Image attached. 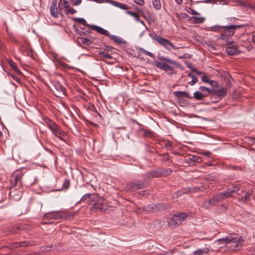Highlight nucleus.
Here are the masks:
<instances>
[{"label": "nucleus", "instance_id": "obj_1", "mask_svg": "<svg viewBox=\"0 0 255 255\" xmlns=\"http://www.w3.org/2000/svg\"><path fill=\"white\" fill-rule=\"evenodd\" d=\"M239 190V187L235 186L227 189L226 191L223 192L216 193L208 200H205L202 206L206 209H209L214 206L217 203L231 197L234 193L237 192Z\"/></svg>", "mask_w": 255, "mask_h": 255}, {"label": "nucleus", "instance_id": "obj_2", "mask_svg": "<svg viewBox=\"0 0 255 255\" xmlns=\"http://www.w3.org/2000/svg\"><path fill=\"white\" fill-rule=\"evenodd\" d=\"M218 241L222 244L229 245L228 247L234 251H238L241 249L245 242L243 237L236 234H229L226 238L220 239Z\"/></svg>", "mask_w": 255, "mask_h": 255}, {"label": "nucleus", "instance_id": "obj_3", "mask_svg": "<svg viewBox=\"0 0 255 255\" xmlns=\"http://www.w3.org/2000/svg\"><path fill=\"white\" fill-rule=\"evenodd\" d=\"M158 58L159 61L155 62V66L161 70L165 71L169 75L173 74L174 68L168 65L167 63L176 65H177V62L164 56H158Z\"/></svg>", "mask_w": 255, "mask_h": 255}, {"label": "nucleus", "instance_id": "obj_4", "mask_svg": "<svg viewBox=\"0 0 255 255\" xmlns=\"http://www.w3.org/2000/svg\"><path fill=\"white\" fill-rule=\"evenodd\" d=\"M243 26V25H230L222 26L223 29L221 31L220 38L227 42L226 44L232 43L233 41L229 40L230 38L234 35L237 28H241Z\"/></svg>", "mask_w": 255, "mask_h": 255}, {"label": "nucleus", "instance_id": "obj_5", "mask_svg": "<svg viewBox=\"0 0 255 255\" xmlns=\"http://www.w3.org/2000/svg\"><path fill=\"white\" fill-rule=\"evenodd\" d=\"M148 185V182L143 178V181L134 180L127 183L124 187V190L127 192H135L138 190L145 188Z\"/></svg>", "mask_w": 255, "mask_h": 255}, {"label": "nucleus", "instance_id": "obj_6", "mask_svg": "<svg viewBox=\"0 0 255 255\" xmlns=\"http://www.w3.org/2000/svg\"><path fill=\"white\" fill-rule=\"evenodd\" d=\"M44 122L56 136L63 140V137L65 135V132L61 130L57 124L48 118H44Z\"/></svg>", "mask_w": 255, "mask_h": 255}, {"label": "nucleus", "instance_id": "obj_7", "mask_svg": "<svg viewBox=\"0 0 255 255\" xmlns=\"http://www.w3.org/2000/svg\"><path fill=\"white\" fill-rule=\"evenodd\" d=\"M149 35L152 39L155 40L160 45L164 47L168 50H170V48L173 49H177L178 48V47L174 46L169 40L158 36L155 33H149Z\"/></svg>", "mask_w": 255, "mask_h": 255}, {"label": "nucleus", "instance_id": "obj_8", "mask_svg": "<svg viewBox=\"0 0 255 255\" xmlns=\"http://www.w3.org/2000/svg\"><path fill=\"white\" fill-rule=\"evenodd\" d=\"M90 210L92 212L99 211L105 212L108 210V205L103 197L99 196L94 204L90 207Z\"/></svg>", "mask_w": 255, "mask_h": 255}, {"label": "nucleus", "instance_id": "obj_9", "mask_svg": "<svg viewBox=\"0 0 255 255\" xmlns=\"http://www.w3.org/2000/svg\"><path fill=\"white\" fill-rule=\"evenodd\" d=\"M23 174L21 170H16L10 176V186L22 187V178Z\"/></svg>", "mask_w": 255, "mask_h": 255}, {"label": "nucleus", "instance_id": "obj_10", "mask_svg": "<svg viewBox=\"0 0 255 255\" xmlns=\"http://www.w3.org/2000/svg\"><path fill=\"white\" fill-rule=\"evenodd\" d=\"M188 215L185 213H179L174 214L170 219L169 224L171 226H176L181 225L187 219Z\"/></svg>", "mask_w": 255, "mask_h": 255}, {"label": "nucleus", "instance_id": "obj_11", "mask_svg": "<svg viewBox=\"0 0 255 255\" xmlns=\"http://www.w3.org/2000/svg\"><path fill=\"white\" fill-rule=\"evenodd\" d=\"M22 195V187H10L9 195L12 200L15 201H18L21 199Z\"/></svg>", "mask_w": 255, "mask_h": 255}, {"label": "nucleus", "instance_id": "obj_12", "mask_svg": "<svg viewBox=\"0 0 255 255\" xmlns=\"http://www.w3.org/2000/svg\"><path fill=\"white\" fill-rule=\"evenodd\" d=\"M227 89L225 87H222L220 89L214 90L210 99L213 103H216L220 101L224 96L226 95Z\"/></svg>", "mask_w": 255, "mask_h": 255}, {"label": "nucleus", "instance_id": "obj_13", "mask_svg": "<svg viewBox=\"0 0 255 255\" xmlns=\"http://www.w3.org/2000/svg\"><path fill=\"white\" fill-rule=\"evenodd\" d=\"M99 196L97 193H88L82 197L81 201L85 203L93 205Z\"/></svg>", "mask_w": 255, "mask_h": 255}, {"label": "nucleus", "instance_id": "obj_14", "mask_svg": "<svg viewBox=\"0 0 255 255\" xmlns=\"http://www.w3.org/2000/svg\"><path fill=\"white\" fill-rule=\"evenodd\" d=\"M205 189L204 186L188 187L183 188L181 190L178 191V194L181 195L184 194H188L189 193H195L198 191H203Z\"/></svg>", "mask_w": 255, "mask_h": 255}, {"label": "nucleus", "instance_id": "obj_15", "mask_svg": "<svg viewBox=\"0 0 255 255\" xmlns=\"http://www.w3.org/2000/svg\"><path fill=\"white\" fill-rule=\"evenodd\" d=\"M44 218L48 220H62L61 211H52L45 213Z\"/></svg>", "mask_w": 255, "mask_h": 255}, {"label": "nucleus", "instance_id": "obj_16", "mask_svg": "<svg viewBox=\"0 0 255 255\" xmlns=\"http://www.w3.org/2000/svg\"><path fill=\"white\" fill-rule=\"evenodd\" d=\"M143 177L145 181L148 179H151L155 178L161 177L159 168L155 170H150L143 175Z\"/></svg>", "mask_w": 255, "mask_h": 255}, {"label": "nucleus", "instance_id": "obj_17", "mask_svg": "<svg viewBox=\"0 0 255 255\" xmlns=\"http://www.w3.org/2000/svg\"><path fill=\"white\" fill-rule=\"evenodd\" d=\"M50 10L51 15L55 18L58 16V11L57 7V0H53L51 2Z\"/></svg>", "mask_w": 255, "mask_h": 255}, {"label": "nucleus", "instance_id": "obj_18", "mask_svg": "<svg viewBox=\"0 0 255 255\" xmlns=\"http://www.w3.org/2000/svg\"><path fill=\"white\" fill-rule=\"evenodd\" d=\"M226 52L230 55H234L240 53V51L238 47L235 45L229 46L226 48Z\"/></svg>", "mask_w": 255, "mask_h": 255}, {"label": "nucleus", "instance_id": "obj_19", "mask_svg": "<svg viewBox=\"0 0 255 255\" xmlns=\"http://www.w3.org/2000/svg\"><path fill=\"white\" fill-rule=\"evenodd\" d=\"M173 94L178 99L182 97H186L189 99L192 98V97L188 92L185 91H175L173 92Z\"/></svg>", "mask_w": 255, "mask_h": 255}, {"label": "nucleus", "instance_id": "obj_20", "mask_svg": "<svg viewBox=\"0 0 255 255\" xmlns=\"http://www.w3.org/2000/svg\"><path fill=\"white\" fill-rule=\"evenodd\" d=\"M91 29L94 30L100 33L101 34H103L106 36L109 35V32L107 30L104 29V28L100 27L99 26L92 25L90 27Z\"/></svg>", "mask_w": 255, "mask_h": 255}, {"label": "nucleus", "instance_id": "obj_21", "mask_svg": "<svg viewBox=\"0 0 255 255\" xmlns=\"http://www.w3.org/2000/svg\"><path fill=\"white\" fill-rule=\"evenodd\" d=\"M53 86L55 89L60 94H62L63 95L65 94V88L59 82L54 81L53 83Z\"/></svg>", "mask_w": 255, "mask_h": 255}, {"label": "nucleus", "instance_id": "obj_22", "mask_svg": "<svg viewBox=\"0 0 255 255\" xmlns=\"http://www.w3.org/2000/svg\"><path fill=\"white\" fill-rule=\"evenodd\" d=\"M210 251V248L206 247L194 251L193 252V255H204L208 254Z\"/></svg>", "mask_w": 255, "mask_h": 255}, {"label": "nucleus", "instance_id": "obj_23", "mask_svg": "<svg viewBox=\"0 0 255 255\" xmlns=\"http://www.w3.org/2000/svg\"><path fill=\"white\" fill-rule=\"evenodd\" d=\"M253 194V190L250 189L247 191H246L245 195L242 196L241 198H239V200H242L244 202H246L250 200Z\"/></svg>", "mask_w": 255, "mask_h": 255}, {"label": "nucleus", "instance_id": "obj_24", "mask_svg": "<svg viewBox=\"0 0 255 255\" xmlns=\"http://www.w3.org/2000/svg\"><path fill=\"white\" fill-rule=\"evenodd\" d=\"M111 3L112 5L124 10L129 9L130 7L129 6L127 5L126 4L114 0H111Z\"/></svg>", "mask_w": 255, "mask_h": 255}, {"label": "nucleus", "instance_id": "obj_25", "mask_svg": "<svg viewBox=\"0 0 255 255\" xmlns=\"http://www.w3.org/2000/svg\"><path fill=\"white\" fill-rule=\"evenodd\" d=\"M62 220L71 219L74 217L75 212H70L67 211H61Z\"/></svg>", "mask_w": 255, "mask_h": 255}, {"label": "nucleus", "instance_id": "obj_26", "mask_svg": "<svg viewBox=\"0 0 255 255\" xmlns=\"http://www.w3.org/2000/svg\"><path fill=\"white\" fill-rule=\"evenodd\" d=\"M158 155L161 157V161L162 162L169 161L170 163H172V157L170 156L168 153H159Z\"/></svg>", "mask_w": 255, "mask_h": 255}, {"label": "nucleus", "instance_id": "obj_27", "mask_svg": "<svg viewBox=\"0 0 255 255\" xmlns=\"http://www.w3.org/2000/svg\"><path fill=\"white\" fill-rule=\"evenodd\" d=\"M69 1V0H60L58 4L59 9L64 8L66 10L70 6Z\"/></svg>", "mask_w": 255, "mask_h": 255}, {"label": "nucleus", "instance_id": "obj_28", "mask_svg": "<svg viewBox=\"0 0 255 255\" xmlns=\"http://www.w3.org/2000/svg\"><path fill=\"white\" fill-rule=\"evenodd\" d=\"M161 177H166L171 174L172 170L170 168H159Z\"/></svg>", "mask_w": 255, "mask_h": 255}, {"label": "nucleus", "instance_id": "obj_29", "mask_svg": "<svg viewBox=\"0 0 255 255\" xmlns=\"http://www.w3.org/2000/svg\"><path fill=\"white\" fill-rule=\"evenodd\" d=\"M8 63L10 66L11 69L13 70L16 74L22 75V72L17 68L16 64L12 60H8Z\"/></svg>", "mask_w": 255, "mask_h": 255}, {"label": "nucleus", "instance_id": "obj_30", "mask_svg": "<svg viewBox=\"0 0 255 255\" xmlns=\"http://www.w3.org/2000/svg\"><path fill=\"white\" fill-rule=\"evenodd\" d=\"M72 19L74 21H77L78 22L81 23V24L83 25L84 26V27H81L82 29H84L85 28V26H87L88 27H90L91 26L90 25L87 24L86 20L83 18H75V17H72Z\"/></svg>", "mask_w": 255, "mask_h": 255}, {"label": "nucleus", "instance_id": "obj_31", "mask_svg": "<svg viewBox=\"0 0 255 255\" xmlns=\"http://www.w3.org/2000/svg\"><path fill=\"white\" fill-rule=\"evenodd\" d=\"M108 36L111 39L113 40L116 43L120 44L122 43H125L124 40L119 37L118 36L114 35H111L110 34H109V35Z\"/></svg>", "mask_w": 255, "mask_h": 255}, {"label": "nucleus", "instance_id": "obj_32", "mask_svg": "<svg viewBox=\"0 0 255 255\" xmlns=\"http://www.w3.org/2000/svg\"><path fill=\"white\" fill-rule=\"evenodd\" d=\"M189 19L194 23H201L205 21V18L203 17L192 16Z\"/></svg>", "mask_w": 255, "mask_h": 255}, {"label": "nucleus", "instance_id": "obj_33", "mask_svg": "<svg viewBox=\"0 0 255 255\" xmlns=\"http://www.w3.org/2000/svg\"><path fill=\"white\" fill-rule=\"evenodd\" d=\"M156 212L162 211L168 208V205L165 203H158L155 204Z\"/></svg>", "mask_w": 255, "mask_h": 255}, {"label": "nucleus", "instance_id": "obj_34", "mask_svg": "<svg viewBox=\"0 0 255 255\" xmlns=\"http://www.w3.org/2000/svg\"><path fill=\"white\" fill-rule=\"evenodd\" d=\"M207 95H205L198 91H196L193 94V97L197 100H202Z\"/></svg>", "mask_w": 255, "mask_h": 255}, {"label": "nucleus", "instance_id": "obj_35", "mask_svg": "<svg viewBox=\"0 0 255 255\" xmlns=\"http://www.w3.org/2000/svg\"><path fill=\"white\" fill-rule=\"evenodd\" d=\"M98 54L101 56L102 59H112L113 58L112 56L110 54L104 51H99Z\"/></svg>", "mask_w": 255, "mask_h": 255}, {"label": "nucleus", "instance_id": "obj_36", "mask_svg": "<svg viewBox=\"0 0 255 255\" xmlns=\"http://www.w3.org/2000/svg\"><path fill=\"white\" fill-rule=\"evenodd\" d=\"M146 210L148 212L150 213H156V206L155 204H151L148 205L147 206L145 207Z\"/></svg>", "mask_w": 255, "mask_h": 255}, {"label": "nucleus", "instance_id": "obj_37", "mask_svg": "<svg viewBox=\"0 0 255 255\" xmlns=\"http://www.w3.org/2000/svg\"><path fill=\"white\" fill-rule=\"evenodd\" d=\"M142 131L145 137H151L154 134V132L150 129H142Z\"/></svg>", "mask_w": 255, "mask_h": 255}, {"label": "nucleus", "instance_id": "obj_38", "mask_svg": "<svg viewBox=\"0 0 255 255\" xmlns=\"http://www.w3.org/2000/svg\"><path fill=\"white\" fill-rule=\"evenodd\" d=\"M152 4L154 8L156 10H159L161 7L160 0H152Z\"/></svg>", "mask_w": 255, "mask_h": 255}, {"label": "nucleus", "instance_id": "obj_39", "mask_svg": "<svg viewBox=\"0 0 255 255\" xmlns=\"http://www.w3.org/2000/svg\"><path fill=\"white\" fill-rule=\"evenodd\" d=\"M80 40H81V42L86 45H87V46H89L90 45H91L93 43V41L87 38H84V37H81L80 38Z\"/></svg>", "mask_w": 255, "mask_h": 255}, {"label": "nucleus", "instance_id": "obj_40", "mask_svg": "<svg viewBox=\"0 0 255 255\" xmlns=\"http://www.w3.org/2000/svg\"><path fill=\"white\" fill-rule=\"evenodd\" d=\"M23 230V226L19 225L11 227L10 231L12 233H17L20 230Z\"/></svg>", "mask_w": 255, "mask_h": 255}, {"label": "nucleus", "instance_id": "obj_41", "mask_svg": "<svg viewBox=\"0 0 255 255\" xmlns=\"http://www.w3.org/2000/svg\"><path fill=\"white\" fill-rule=\"evenodd\" d=\"M52 248H53L52 245L43 246H42L40 247V250L41 252H49L50 251L53 250V249H52Z\"/></svg>", "mask_w": 255, "mask_h": 255}, {"label": "nucleus", "instance_id": "obj_42", "mask_svg": "<svg viewBox=\"0 0 255 255\" xmlns=\"http://www.w3.org/2000/svg\"><path fill=\"white\" fill-rule=\"evenodd\" d=\"M70 185V180L68 178H66L64 180V181L63 184L62 186V189L65 190H67Z\"/></svg>", "mask_w": 255, "mask_h": 255}, {"label": "nucleus", "instance_id": "obj_43", "mask_svg": "<svg viewBox=\"0 0 255 255\" xmlns=\"http://www.w3.org/2000/svg\"><path fill=\"white\" fill-rule=\"evenodd\" d=\"M140 51H141L143 53L145 54V55L150 56V57L152 58H155V56L150 52H149L143 48H140Z\"/></svg>", "mask_w": 255, "mask_h": 255}, {"label": "nucleus", "instance_id": "obj_44", "mask_svg": "<svg viewBox=\"0 0 255 255\" xmlns=\"http://www.w3.org/2000/svg\"><path fill=\"white\" fill-rule=\"evenodd\" d=\"M190 159L193 161L196 162H200L202 161L201 157L197 155H193Z\"/></svg>", "mask_w": 255, "mask_h": 255}, {"label": "nucleus", "instance_id": "obj_45", "mask_svg": "<svg viewBox=\"0 0 255 255\" xmlns=\"http://www.w3.org/2000/svg\"><path fill=\"white\" fill-rule=\"evenodd\" d=\"M126 13L135 17L136 20L139 18V15L136 12L127 10Z\"/></svg>", "mask_w": 255, "mask_h": 255}, {"label": "nucleus", "instance_id": "obj_46", "mask_svg": "<svg viewBox=\"0 0 255 255\" xmlns=\"http://www.w3.org/2000/svg\"><path fill=\"white\" fill-rule=\"evenodd\" d=\"M173 142L171 141L168 140L164 144V147L167 150H171L172 148Z\"/></svg>", "mask_w": 255, "mask_h": 255}, {"label": "nucleus", "instance_id": "obj_47", "mask_svg": "<svg viewBox=\"0 0 255 255\" xmlns=\"http://www.w3.org/2000/svg\"><path fill=\"white\" fill-rule=\"evenodd\" d=\"M7 33L9 36H10V39L12 42L20 44L19 41L15 38V37L12 34H10L9 32Z\"/></svg>", "mask_w": 255, "mask_h": 255}, {"label": "nucleus", "instance_id": "obj_48", "mask_svg": "<svg viewBox=\"0 0 255 255\" xmlns=\"http://www.w3.org/2000/svg\"><path fill=\"white\" fill-rule=\"evenodd\" d=\"M65 11H66L67 14H74L77 12V11L75 9L71 7L70 6L69 8H68L66 10H65Z\"/></svg>", "mask_w": 255, "mask_h": 255}, {"label": "nucleus", "instance_id": "obj_49", "mask_svg": "<svg viewBox=\"0 0 255 255\" xmlns=\"http://www.w3.org/2000/svg\"><path fill=\"white\" fill-rule=\"evenodd\" d=\"M187 11L191 14H192V15H200V13L198 12H197L196 11H195V10H194L193 9H192V8H189V10H187Z\"/></svg>", "mask_w": 255, "mask_h": 255}, {"label": "nucleus", "instance_id": "obj_50", "mask_svg": "<svg viewBox=\"0 0 255 255\" xmlns=\"http://www.w3.org/2000/svg\"><path fill=\"white\" fill-rule=\"evenodd\" d=\"M30 245V242L29 241H23L21 242L19 244V246L23 247H26L29 246Z\"/></svg>", "mask_w": 255, "mask_h": 255}, {"label": "nucleus", "instance_id": "obj_51", "mask_svg": "<svg viewBox=\"0 0 255 255\" xmlns=\"http://www.w3.org/2000/svg\"><path fill=\"white\" fill-rule=\"evenodd\" d=\"M210 79L208 76H207L205 74H203V75L202 77V81L204 83H208L210 82Z\"/></svg>", "mask_w": 255, "mask_h": 255}, {"label": "nucleus", "instance_id": "obj_52", "mask_svg": "<svg viewBox=\"0 0 255 255\" xmlns=\"http://www.w3.org/2000/svg\"><path fill=\"white\" fill-rule=\"evenodd\" d=\"M90 29H91L88 28V29L86 31V32H84V31H82L80 30L78 32V34H79L80 36H82V37H83V36L87 35V33L91 32H90Z\"/></svg>", "mask_w": 255, "mask_h": 255}, {"label": "nucleus", "instance_id": "obj_53", "mask_svg": "<svg viewBox=\"0 0 255 255\" xmlns=\"http://www.w3.org/2000/svg\"><path fill=\"white\" fill-rule=\"evenodd\" d=\"M246 8H249L254 12V11H255V4L254 5H253L251 3L248 2Z\"/></svg>", "mask_w": 255, "mask_h": 255}, {"label": "nucleus", "instance_id": "obj_54", "mask_svg": "<svg viewBox=\"0 0 255 255\" xmlns=\"http://www.w3.org/2000/svg\"><path fill=\"white\" fill-rule=\"evenodd\" d=\"M197 81H198L197 78L195 76H194L192 77V81L189 83L191 86H193L195 83H196L197 82Z\"/></svg>", "mask_w": 255, "mask_h": 255}, {"label": "nucleus", "instance_id": "obj_55", "mask_svg": "<svg viewBox=\"0 0 255 255\" xmlns=\"http://www.w3.org/2000/svg\"><path fill=\"white\" fill-rule=\"evenodd\" d=\"M69 1H70L72 4L75 5H78L82 2V0H69Z\"/></svg>", "mask_w": 255, "mask_h": 255}, {"label": "nucleus", "instance_id": "obj_56", "mask_svg": "<svg viewBox=\"0 0 255 255\" xmlns=\"http://www.w3.org/2000/svg\"><path fill=\"white\" fill-rule=\"evenodd\" d=\"M133 1L135 3L140 5H142L144 3V0H133Z\"/></svg>", "mask_w": 255, "mask_h": 255}, {"label": "nucleus", "instance_id": "obj_57", "mask_svg": "<svg viewBox=\"0 0 255 255\" xmlns=\"http://www.w3.org/2000/svg\"><path fill=\"white\" fill-rule=\"evenodd\" d=\"M207 46L210 50L215 51L216 50V47L214 45L210 44H208Z\"/></svg>", "mask_w": 255, "mask_h": 255}, {"label": "nucleus", "instance_id": "obj_58", "mask_svg": "<svg viewBox=\"0 0 255 255\" xmlns=\"http://www.w3.org/2000/svg\"><path fill=\"white\" fill-rule=\"evenodd\" d=\"M180 17L182 19H185L189 17V15L185 13H181L180 14Z\"/></svg>", "mask_w": 255, "mask_h": 255}, {"label": "nucleus", "instance_id": "obj_59", "mask_svg": "<svg viewBox=\"0 0 255 255\" xmlns=\"http://www.w3.org/2000/svg\"><path fill=\"white\" fill-rule=\"evenodd\" d=\"M91 109L92 110L97 113L100 117L102 116L98 112V111L97 110L96 108H95L94 105H91Z\"/></svg>", "mask_w": 255, "mask_h": 255}, {"label": "nucleus", "instance_id": "obj_60", "mask_svg": "<svg viewBox=\"0 0 255 255\" xmlns=\"http://www.w3.org/2000/svg\"><path fill=\"white\" fill-rule=\"evenodd\" d=\"M247 3H248V2L245 1H239V3H240V5H241V6H242L243 7H246Z\"/></svg>", "mask_w": 255, "mask_h": 255}, {"label": "nucleus", "instance_id": "obj_61", "mask_svg": "<svg viewBox=\"0 0 255 255\" xmlns=\"http://www.w3.org/2000/svg\"><path fill=\"white\" fill-rule=\"evenodd\" d=\"M221 28H222V27L217 26L212 27V30H214L215 31H220L221 30H220Z\"/></svg>", "mask_w": 255, "mask_h": 255}, {"label": "nucleus", "instance_id": "obj_62", "mask_svg": "<svg viewBox=\"0 0 255 255\" xmlns=\"http://www.w3.org/2000/svg\"><path fill=\"white\" fill-rule=\"evenodd\" d=\"M209 83H210V85H211L213 86H215L217 84V83L216 81H213V80H210V82Z\"/></svg>", "mask_w": 255, "mask_h": 255}, {"label": "nucleus", "instance_id": "obj_63", "mask_svg": "<svg viewBox=\"0 0 255 255\" xmlns=\"http://www.w3.org/2000/svg\"><path fill=\"white\" fill-rule=\"evenodd\" d=\"M12 78L17 82H19L20 80L17 77L16 75H11Z\"/></svg>", "mask_w": 255, "mask_h": 255}, {"label": "nucleus", "instance_id": "obj_64", "mask_svg": "<svg viewBox=\"0 0 255 255\" xmlns=\"http://www.w3.org/2000/svg\"><path fill=\"white\" fill-rule=\"evenodd\" d=\"M255 140V137H250L249 138V141L252 142L253 143H255V142H254Z\"/></svg>", "mask_w": 255, "mask_h": 255}]
</instances>
